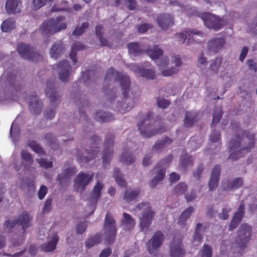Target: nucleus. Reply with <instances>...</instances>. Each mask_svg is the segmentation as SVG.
I'll return each instance as SVG.
<instances>
[{"mask_svg": "<svg viewBox=\"0 0 257 257\" xmlns=\"http://www.w3.org/2000/svg\"><path fill=\"white\" fill-rule=\"evenodd\" d=\"M157 103L159 107L166 108L170 105V102L166 99L158 97L157 98Z\"/></svg>", "mask_w": 257, "mask_h": 257, "instance_id": "57", "label": "nucleus"}, {"mask_svg": "<svg viewBox=\"0 0 257 257\" xmlns=\"http://www.w3.org/2000/svg\"><path fill=\"white\" fill-rule=\"evenodd\" d=\"M151 28V25L150 24H142L138 27V31L139 33H144Z\"/></svg>", "mask_w": 257, "mask_h": 257, "instance_id": "64", "label": "nucleus"}, {"mask_svg": "<svg viewBox=\"0 0 257 257\" xmlns=\"http://www.w3.org/2000/svg\"><path fill=\"white\" fill-rule=\"evenodd\" d=\"M102 237L100 234L97 233L93 236L89 237L85 241L86 247L89 248L93 246L96 245L101 241Z\"/></svg>", "mask_w": 257, "mask_h": 257, "instance_id": "36", "label": "nucleus"}, {"mask_svg": "<svg viewBox=\"0 0 257 257\" xmlns=\"http://www.w3.org/2000/svg\"><path fill=\"white\" fill-rule=\"evenodd\" d=\"M65 20L64 16H60L56 19L45 21L41 26L40 31L43 36L49 37L67 28L66 23L64 22Z\"/></svg>", "mask_w": 257, "mask_h": 257, "instance_id": "2", "label": "nucleus"}, {"mask_svg": "<svg viewBox=\"0 0 257 257\" xmlns=\"http://www.w3.org/2000/svg\"><path fill=\"white\" fill-rule=\"evenodd\" d=\"M201 227H202L201 223H198L196 224L193 240V243L196 246L200 244L203 239V235L200 231Z\"/></svg>", "mask_w": 257, "mask_h": 257, "instance_id": "38", "label": "nucleus"}, {"mask_svg": "<svg viewBox=\"0 0 257 257\" xmlns=\"http://www.w3.org/2000/svg\"><path fill=\"white\" fill-rule=\"evenodd\" d=\"M212 248L211 246L204 243L200 251V257H212Z\"/></svg>", "mask_w": 257, "mask_h": 257, "instance_id": "50", "label": "nucleus"}, {"mask_svg": "<svg viewBox=\"0 0 257 257\" xmlns=\"http://www.w3.org/2000/svg\"><path fill=\"white\" fill-rule=\"evenodd\" d=\"M155 173H156L155 176L150 181V185L151 188H155L156 186L161 181H162L166 174V170L164 168H156L155 170H153Z\"/></svg>", "mask_w": 257, "mask_h": 257, "instance_id": "27", "label": "nucleus"}, {"mask_svg": "<svg viewBox=\"0 0 257 257\" xmlns=\"http://www.w3.org/2000/svg\"><path fill=\"white\" fill-rule=\"evenodd\" d=\"M200 18L204 25L209 29L218 31L224 25V21L216 16L209 13H204L200 15Z\"/></svg>", "mask_w": 257, "mask_h": 257, "instance_id": "9", "label": "nucleus"}, {"mask_svg": "<svg viewBox=\"0 0 257 257\" xmlns=\"http://www.w3.org/2000/svg\"><path fill=\"white\" fill-rule=\"evenodd\" d=\"M21 0H7L6 3V9L9 14L19 13L21 12Z\"/></svg>", "mask_w": 257, "mask_h": 257, "instance_id": "25", "label": "nucleus"}, {"mask_svg": "<svg viewBox=\"0 0 257 257\" xmlns=\"http://www.w3.org/2000/svg\"><path fill=\"white\" fill-rule=\"evenodd\" d=\"M153 115L152 112L149 111L142 118L141 121L137 124L141 135L143 137L150 138L156 134L162 133L164 131L161 128L155 130L152 128L151 121Z\"/></svg>", "mask_w": 257, "mask_h": 257, "instance_id": "6", "label": "nucleus"}, {"mask_svg": "<svg viewBox=\"0 0 257 257\" xmlns=\"http://www.w3.org/2000/svg\"><path fill=\"white\" fill-rule=\"evenodd\" d=\"M204 170V167L202 164H200L197 168L196 170L193 172V176L197 180H199L201 178V175Z\"/></svg>", "mask_w": 257, "mask_h": 257, "instance_id": "63", "label": "nucleus"}, {"mask_svg": "<svg viewBox=\"0 0 257 257\" xmlns=\"http://www.w3.org/2000/svg\"><path fill=\"white\" fill-rule=\"evenodd\" d=\"M100 142V139L98 137L93 136L90 139V149H82L80 152L78 151L77 160L81 165H83L97 156L98 151L96 146Z\"/></svg>", "mask_w": 257, "mask_h": 257, "instance_id": "4", "label": "nucleus"}, {"mask_svg": "<svg viewBox=\"0 0 257 257\" xmlns=\"http://www.w3.org/2000/svg\"><path fill=\"white\" fill-rule=\"evenodd\" d=\"M159 26L163 30H166L174 24V18L170 14H161L157 19Z\"/></svg>", "mask_w": 257, "mask_h": 257, "instance_id": "23", "label": "nucleus"}, {"mask_svg": "<svg viewBox=\"0 0 257 257\" xmlns=\"http://www.w3.org/2000/svg\"><path fill=\"white\" fill-rule=\"evenodd\" d=\"M165 236L163 232L156 231L147 243V249L150 254H153L163 244Z\"/></svg>", "mask_w": 257, "mask_h": 257, "instance_id": "15", "label": "nucleus"}, {"mask_svg": "<svg viewBox=\"0 0 257 257\" xmlns=\"http://www.w3.org/2000/svg\"><path fill=\"white\" fill-rule=\"evenodd\" d=\"M139 210H142L141 216L140 217V226L142 230L148 229L150 226L155 212L148 202L142 203L137 206Z\"/></svg>", "mask_w": 257, "mask_h": 257, "instance_id": "7", "label": "nucleus"}, {"mask_svg": "<svg viewBox=\"0 0 257 257\" xmlns=\"http://www.w3.org/2000/svg\"><path fill=\"white\" fill-rule=\"evenodd\" d=\"M178 71L177 69L172 67L169 69L162 70V74L164 76H171L176 74Z\"/></svg>", "mask_w": 257, "mask_h": 257, "instance_id": "62", "label": "nucleus"}, {"mask_svg": "<svg viewBox=\"0 0 257 257\" xmlns=\"http://www.w3.org/2000/svg\"><path fill=\"white\" fill-rule=\"evenodd\" d=\"M242 179L241 178H237L232 182H228L226 187H223L224 188L223 190H228L234 188H238L242 186Z\"/></svg>", "mask_w": 257, "mask_h": 257, "instance_id": "45", "label": "nucleus"}, {"mask_svg": "<svg viewBox=\"0 0 257 257\" xmlns=\"http://www.w3.org/2000/svg\"><path fill=\"white\" fill-rule=\"evenodd\" d=\"M245 213V205L243 202L239 205L237 211H236L230 222L229 230H232L236 228L241 222Z\"/></svg>", "mask_w": 257, "mask_h": 257, "instance_id": "19", "label": "nucleus"}, {"mask_svg": "<svg viewBox=\"0 0 257 257\" xmlns=\"http://www.w3.org/2000/svg\"><path fill=\"white\" fill-rule=\"evenodd\" d=\"M113 177L115 179L116 183L121 187H125L126 185V181L123 179L120 169L115 168L113 172Z\"/></svg>", "mask_w": 257, "mask_h": 257, "instance_id": "44", "label": "nucleus"}, {"mask_svg": "<svg viewBox=\"0 0 257 257\" xmlns=\"http://www.w3.org/2000/svg\"><path fill=\"white\" fill-rule=\"evenodd\" d=\"M231 210V208L227 205L222 208V212L218 214L220 219L226 220L229 217V212Z\"/></svg>", "mask_w": 257, "mask_h": 257, "instance_id": "54", "label": "nucleus"}, {"mask_svg": "<svg viewBox=\"0 0 257 257\" xmlns=\"http://www.w3.org/2000/svg\"><path fill=\"white\" fill-rule=\"evenodd\" d=\"M37 161L39 163L40 166L42 168L48 169L53 167V162L51 161H47L46 159L41 158L38 159Z\"/></svg>", "mask_w": 257, "mask_h": 257, "instance_id": "56", "label": "nucleus"}, {"mask_svg": "<svg viewBox=\"0 0 257 257\" xmlns=\"http://www.w3.org/2000/svg\"><path fill=\"white\" fill-rule=\"evenodd\" d=\"M86 222L79 223L76 227V233L79 234H83L87 228Z\"/></svg>", "mask_w": 257, "mask_h": 257, "instance_id": "60", "label": "nucleus"}, {"mask_svg": "<svg viewBox=\"0 0 257 257\" xmlns=\"http://www.w3.org/2000/svg\"><path fill=\"white\" fill-rule=\"evenodd\" d=\"M103 91L108 96V100L110 101L114 100L116 97V92L115 91H113L112 89L108 90L105 87L103 88Z\"/></svg>", "mask_w": 257, "mask_h": 257, "instance_id": "58", "label": "nucleus"}, {"mask_svg": "<svg viewBox=\"0 0 257 257\" xmlns=\"http://www.w3.org/2000/svg\"><path fill=\"white\" fill-rule=\"evenodd\" d=\"M29 102V109L33 114H39L42 107V103L38 99L36 93L32 94L27 98Z\"/></svg>", "mask_w": 257, "mask_h": 257, "instance_id": "20", "label": "nucleus"}, {"mask_svg": "<svg viewBox=\"0 0 257 257\" xmlns=\"http://www.w3.org/2000/svg\"><path fill=\"white\" fill-rule=\"evenodd\" d=\"M127 48L128 52L134 56H139L144 52V50L141 48L140 46L137 42L128 44Z\"/></svg>", "mask_w": 257, "mask_h": 257, "instance_id": "33", "label": "nucleus"}, {"mask_svg": "<svg viewBox=\"0 0 257 257\" xmlns=\"http://www.w3.org/2000/svg\"><path fill=\"white\" fill-rule=\"evenodd\" d=\"M172 143V140L168 137H165L161 140L156 142L153 148L159 151L170 145Z\"/></svg>", "mask_w": 257, "mask_h": 257, "instance_id": "34", "label": "nucleus"}, {"mask_svg": "<svg viewBox=\"0 0 257 257\" xmlns=\"http://www.w3.org/2000/svg\"><path fill=\"white\" fill-rule=\"evenodd\" d=\"M199 119L198 113L195 111H186L184 119V125L185 127H189L193 125L194 123Z\"/></svg>", "mask_w": 257, "mask_h": 257, "instance_id": "28", "label": "nucleus"}, {"mask_svg": "<svg viewBox=\"0 0 257 257\" xmlns=\"http://www.w3.org/2000/svg\"><path fill=\"white\" fill-rule=\"evenodd\" d=\"M28 146H29L33 151L40 155H43L45 153L40 145L35 141H29L28 143Z\"/></svg>", "mask_w": 257, "mask_h": 257, "instance_id": "49", "label": "nucleus"}, {"mask_svg": "<svg viewBox=\"0 0 257 257\" xmlns=\"http://www.w3.org/2000/svg\"><path fill=\"white\" fill-rule=\"evenodd\" d=\"M135 72L139 74L141 76L147 79H154L155 77V72L152 69L137 67L135 70Z\"/></svg>", "mask_w": 257, "mask_h": 257, "instance_id": "31", "label": "nucleus"}, {"mask_svg": "<svg viewBox=\"0 0 257 257\" xmlns=\"http://www.w3.org/2000/svg\"><path fill=\"white\" fill-rule=\"evenodd\" d=\"M77 172L75 167H70L64 170L62 174H59L57 177V180L61 181L64 179H68L70 177L74 175Z\"/></svg>", "mask_w": 257, "mask_h": 257, "instance_id": "39", "label": "nucleus"}, {"mask_svg": "<svg viewBox=\"0 0 257 257\" xmlns=\"http://www.w3.org/2000/svg\"><path fill=\"white\" fill-rule=\"evenodd\" d=\"M64 51V47L62 42L55 43L52 47L50 53L51 57L55 59L58 58L63 53Z\"/></svg>", "mask_w": 257, "mask_h": 257, "instance_id": "29", "label": "nucleus"}, {"mask_svg": "<svg viewBox=\"0 0 257 257\" xmlns=\"http://www.w3.org/2000/svg\"><path fill=\"white\" fill-rule=\"evenodd\" d=\"M251 232V228L247 224L243 223L240 226L235 242L240 249L246 247L247 243L250 240Z\"/></svg>", "mask_w": 257, "mask_h": 257, "instance_id": "11", "label": "nucleus"}, {"mask_svg": "<svg viewBox=\"0 0 257 257\" xmlns=\"http://www.w3.org/2000/svg\"><path fill=\"white\" fill-rule=\"evenodd\" d=\"M220 173V166L219 165H215L211 171L210 179L208 183L209 190H213L218 186Z\"/></svg>", "mask_w": 257, "mask_h": 257, "instance_id": "21", "label": "nucleus"}, {"mask_svg": "<svg viewBox=\"0 0 257 257\" xmlns=\"http://www.w3.org/2000/svg\"><path fill=\"white\" fill-rule=\"evenodd\" d=\"M59 240V236L57 233H53L51 239L47 243L42 244L41 249L44 252H50L54 250Z\"/></svg>", "mask_w": 257, "mask_h": 257, "instance_id": "26", "label": "nucleus"}, {"mask_svg": "<svg viewBox=\"0 0 257 257\" xmlns=\"http://www.w3.org/2000/svg\"><path fill=\"white\" fill-rule=\"evenodd\" d=\"M113 77H114L115 81L119 82L122 91L123 97L124 99H126L128 97L131 86L130 78L125 74L118 72L114 68L111 67L107 70L104 80L105 81H110Z\"/></svg>", "mask_w": 257, "mask_h": 257, "instance_id": "3", "label": "nucleus"}, {"mask_svg": "<svg viewBox=\"0 0 257 257\" xmlns=\"http://www.w3.org/2000/svg\"><path fill=\"white\" fill-rule=\"evenodd\" d=\"M146 53L153 60L159 59L163 55V51L158 46H155L153 49H148Z\"/></svg>", "mask_w": 257, "mask_h": 257, "instance_id": "37", "label": "nucleus"}, {"mask_svg": "<svg viewBox=\"0 0 257 257\" xmlns=\"http://www.w3.org/2000/svg\"><path fill=\"white\" fill-rule=\"evenodd\" d=\"M119 161L126 165H130L135 162V158L132 155V153L124 149L119 157Z\"/></svg>", "mask_w": 257, "mask_h": 257, "instance_id": "32", "label": "nucleus"}, {"mask_svg": "<svg viewBox=\"0 0 257 257\" xmlns=\"http://www.w3.org/2000/svg\"><path fill=\"white\" fill-rule=\"evenodd\" d=\"M15 27V22L13 19L5 20L1 25L2 30L4 32H9Z\"/></svg>", "mask_w": 257, "mask_h": 257, "instance_id": "43", "label": "nucleus"}, {"mask_svg": "<svg viewBox=\"0 0 257 257\" xmlns=\"http://www.w3.org/2000/svg\"><path fill=\"white\" fill-rule=\"evenodd\" d=\"M59 69V77L63 82H67L69 80V77L70 75L71 66L68 61L63 60L60 61L57 65Z\"/></svg>", "mask_w": 257, "mask_h": 257, "instance_id": "18", "label": "nucleus"}, {"mask_svg": "<svg viewBox=\"0 0 257 257\" xmlns=\"http://www.w3.org/2000/svg\"><path fill=\"white\" fill-rule=\"evenodd\" d=\"M225 40L223 38H213L208 43V49L210 52L216 53L225 45Z\"/></svg>", "mask_w": 257, "mask_h": 257, "instance_id": "24", "label": "nucleus"}, {"mask_svg": "<svg viewBox=\"0 0 257 257\" xmlns=\"http://www.w3.org/2000/svg\"><path fill=\"white\" fill-rule=\"evenodd\" d=\"M105 241L108 244L112 243L115 239L117 232L115 220L111 214L107 212L103 224Z\"/></svg>", "mask_w": 257, "mask_h": 257, "instance_id": "8", "label": "nucleus"}, {"mask_svg": "<svg viewBox=\"0 0 257 257\" xmlns=\"http://www.w3.org/2000/svg\"><path fill=\"white\" fill-rule=\"evenodd\" d=\"M46 94L50 99L51 108L47 109L44 113L45 117L47 119H52L55 116V108L60 103V96L55 90L54 83L52 81H47L46 83Z\"/></svg>", "mask_w": 257, "mask_h": 257, "instance_id": "5", "label": "nucleus"}, {"mask_svg": "<svg viewBox=\"0 0 257 257\" xmlns=\"http://www.w3.org/2000/svg\"><path fill=\"white\" fill-rule=\"evenodd\" d=\"M187 189V185L185 183L181 182L179 183L174 189V192L176 194H183Z\"/></svg>", "mask_w": 257, "mask_h": 257, "instance_id": "55", "label": "nucleus"}, {"mask_svg": "<svg viewBox=\"0 0 257 257\" xmlns=\"http://www.w3.org/2000/svg\"><path fill=\"white\" fill-rule=\"evenodd\" d=\"M114 139V135L111 134H108L106 136L102 156L103 165L109 164L112 158Z\"/></svg>", "mask_w": 257, "mask_h": 257, "instance_id": "12", "label": "nucleus"}, {"mask_svg": "<svg viewBox=\"0 0 257 257\" xmlns=\"http://www.w3.org/2000/svg\"><path fill=\"white\" fill-rule=\"evenodd\" d=\"M185 34L183 33H180L177 35L178 36L179 40V41L182 44H184L188 37V44L192 43L193 42H200L201 40H196V36L200 37H203V33L201 32L197 31V30H188L185 31Z\"/></svg>", "mask_w": 257, "mask_h": 257, "instance_id": "16", "label": "nucleus"}, {"mask_svg": "<svg viewBox=\"0 0 257 257\" xmlns=\"http://www.w3.org/2000/svg\"><path fill=\"white\" fill-rule=\"evenodd\" d=\"M173 158L172 155H169L164 159L160 160L156 165L155 168L154 169L155 170L156 168H164L165 169L169 166V164L171 162Z\"/></svg>", "mask_w": 257, "mask_h": 257, "instance_id": "48", "label": "nucleus"}, {"mask_svg": "<svg viewBox=\"0 0 257 257\" xmlns=\"http://www.w3.org/2000/svg\"><path fill=\"white\" fill-rule=\"evenodd\" d=\"M89 23L88 22L83 23L80 27H76L75 30L73 32L72 35L77 36L82 35L85 31V30L89 27Z\"/></svg>", "mask_w": 257, "mask_h": 257, "instance_id": "52", "label": "nucleus"}, {"mask_svg": "<svg viewBox=\"0 0 257 257\" xmlns=\"http://www.w3.org/2000/svg\"><path fill=\"white\" fill-rule=\"evenodd\" d=\"M194 211L193 207L190 206L185 210L179 217L178 224L180 225H184L186 220Z\"/></svg>", "mask_w": 257, "mask_h": 257, "instance_id": "35", "label": "nucleus"}, {"mask_svg": "<svg viewBox=\"0 0 257 257\" xmlns=\"http://www.w3.org/2000/svg\"><path fill=\"white\" fill-rule=\"evenodd\" d=\"M223 111L220 107H216L214 108L213 113V119L211 125L215 123H217L220 121L221 118L222 116Z\"/></svg>", "mask_w": 257, "mask_h": 257, "instance_id": "47", "label": "nucleus"}, {"mask_svg": "<svg viewBox=\"0 0 257 257\" xmlns=\"http://www.w3.org/2000/svg\"><path fill=\"white\" fill-rule=\"evenodd\" d=\"M93 174H89L83 172H80L75 178V184L77 189L85 190L86 186L92 180Z\"/></svg>", "mask_w": 257, "mask_h": 257, "instance_id": "17", "label": "nucleus"}, {"mask_svg": "<svg viewBox=\"0 0 257 257\" xmlns=\"http://www.w3.org/2000/svg\"><path fill=\"white\" fill-rule=\"evenodd\" d=\"M45 139L52 147H53V145H55L56 143V140L53 137L52 133L46 134L45 136Z\"/></svg>", "mask_w": 257, "mask_h": 257, "instance_id": "61", "label": "nucleus"}, {"mask_svg": "<svg viewBox=\"0 0 257 257\" xmlns=\"http://www.w3.org/2000/svg\"><path fill=\"white\" fill-rule=\"evenodd\" d=\"M123 216V223L126 225H128V229H132L135 226V221L132 216L128 213L124 212Z\"/></svg>", "mask_w": 257, "mask_h": 257, "instance_id": "51", "label": "nucleus"}, {"mask_svg": "<svg viewBox=\"0 0 257 257\" xmlns=\"http://www.w3.org/2000/svg\"><path fill=\"white\" fill-rule=\"evenodd\" d=\"M169 253L171 257H184L186 250L184 247L182 237H174L169 244Z\"/></svg>", "mask_w": 257, "mask_h": 257, "instance_id": "13", "label": "nucleus"}, {"mask_svg": "<svg viewBox=\"0 0 257 257\" xmlns=\"http://www.w3.org/2000/svg\"><path fill=\"white\" fill-rule=\"evenodd\" d=\"M220 139V132L215 130L212 131L210 135V140L212 143H216Z\"/></svg>", "mask_w": 257, "mask_h": 257, "instance_id": "59", "label": "nucleus"}, {"mask_svg": "<svg viewBox=\"0 0 257 257\" xmlns=\"http://www.w3.org/2000/svg\"><path fill=\"white\" fill-rule=\"evenodd\" d=\"M17 51L21 56L32 61H38L42 58L41 55L29 45L21 43L17 46Z\"/></svg>", "mask_w": 257, "mask_h": 257, "instance_id": "10", "label": "nucleus"}, {"mask_svg": "<svg viewBox=\"0 0 257 257\" xmlns=\"http://www.w3.org/2000/svg\"><path fill=\"white\" fill-rule=\"evenodd\" d=\"M32 217L26 212H23L19 216L18 219L12 221L8 220L5 222V226L9 229L14 228L16 225L19 224L21 225L23 230V233H25L26 229L31 226V220Z\"/></svg>", "mask_w": 257, "mask_h": 257, "instance_id": "14", "label": "nucleus"}, {"mask_svg": "<svg viewBox=\"0 0 257 257\" xmlns=\"http://www.w3.org/2000/svg\"><path fill=\"white\" fill-rule=\"evenodd\" d=\"M95 119L100 122H107L113 120V116L109 112L99 110L95 113Z\"/></svg>", "mask_w": 257, "mask_h": 257, "instance_id": "30", "label": "nucleus"}, {"mask_svg": "<svg viewBox=\"0 0 257 257\" xmlns=\"http://www.w3.org/2000/svg\"><path fill=\"white\" fill-rule=\"evenodd\" d=\"M103 27L97 25L95 27V34L99 38L101 45L103 46H109V43L106 39L103 38Z\"/></svg>", "mask_w": 257, "mask_h": 257, "instance_id": "42", "label": "nucleus"}, {"mask_svg": "<svg viewBox=\"0 0 257 257\" xmlns=\"http://www.w3.org/2000/svg\"><path fill=\"white\" fill-rule=\"evenodd\" d=\"M21 158L23 160L27 162L28 164H32L33 162V158L31 155L28 152L25 150H22L21 153Z\"/></svg>", "mask_w": 257, "mask_h": 257, "instance_id": "53", "label": "nucleus"}, {"mask_svg": "<svg viewBox=\"0 0 257 257\" xmlns=\"http://www.w3.org/2000/svg\"><path fill=\"white\" fill-rule=\"evenodd\" d=\"M104 185L100 181L97 182L92 190L89 198L90 205L96 206V204L101 197V192Z\"/></svg>", "mask_w": 257, "mask_h": 257, "instance_id": "22", "label": "nucleus"}, {"mask_svg": "<svg viewBox=\"0 0 257 257\" xmlns=\"http://www.w3.org/2000/svg\"><path fill=\"white\" fill-rule=\"evenodd\" d=\"M232 130L235 131V135L229 142V151L230 153L228 159L237 160L249 153L254 147L255 134L249 130L243 131L240 136L241 129L238 123L231 122Z\"/></svg>", "mask_w": 257, "mask_h": 257, "instance_id": "1", "label": "nucleus"}, {"mask_svg": "<svg viewBox=\"0 0 257 257\" xmlns=\"http://www.w3.org/2000/svg\"><path fill=\"white\" fill-rule=\"evenodd\" d=\"M140 193V190H126L123 194V199L126 201H131L135 199Z\"/></svg>", "mask_w": 257, "mask_h": 257, "instance_id": "40", "label": "nucleus"}, {"mask_svg": "<svg viewBox=\"0 0 257 257\" xmlns=\"http://www.w3.org/2000/svg\"><path fill=\"white\" fill-rule=\"evenodd\" d=\"M193 164L192 157L187 154H182L180 158V166L183 168H186Z\"/></svg>", "mask_w": 257, "mask_h": 257, "instance_id": "41", "label": "nucleus"}, {"mask_svg": "<svg viewBox=\"0 0 257 257\" xmlns=\"http://www.w3.org/2000/svg\"><path fill=\"white\" fill-rule=\"evenodd\" d=\"M222 57H216L215 59L211 61L209 69L214 73H218L219 69L222 64Z\"/></svg>", "mask_w": 257, "mask_h": 257, "instance_id": "46", "label": "nucleus"}]
</instances>
